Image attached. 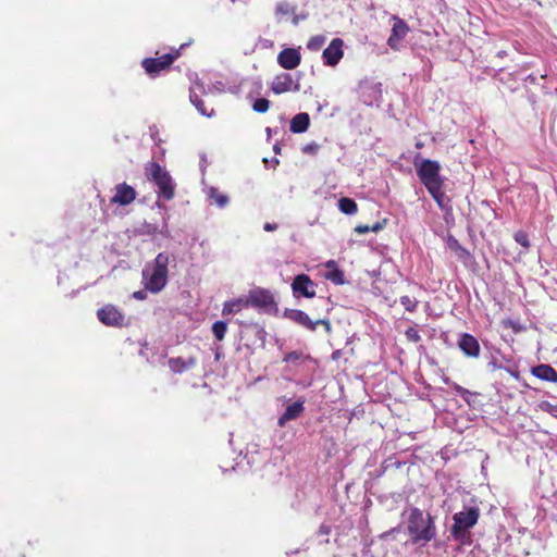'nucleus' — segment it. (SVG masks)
<instances>
[{"mask_svg":"<svg viewBox=\"0 0 557 557\" xmlns=\"http://www.w3.org/2000/svg\"><path fill=\"white\" fill-rule=\"evenodd\" d=\"M355 232L358 233V234H366V233H369L371 232V228L369 225H357L355 227Z\"/></svg>","mask_w":557,"mask_h":557,"instance_id":"c9c22d12","label":"nucleus"},{"mask_svg":"<svg viewBox=\"0 0 557 557\" xmlns=\"http://www.w3.org/2000/svg\"><path fill=\"white\" fill-rule=\"evenodd\" d=\"M189 99L191 103L197 108V110L206 116H211L213 110L208 111V109L205 106V102L199 98V96L195 92H190Z\"/></svg>","mask_w":557,"mask_h":557,"instance_id":"393cba45","label":"nucleus"},{"mask_svg":"<svg viewBox=\"0 0 557 557\" xmlns=\"http://www.w3.org/2000/svg\"><path fill=\"white\" fill-rule=\"evenodd\" d=\"M304 358L302 351H290L286 354L283 358V361L286 363H297L299 360Z\"/></svg>","mask_w":557,"mask_h":557,"instance_id":"473e14b6","label":"nucleus"},{"mask_svg":"<svg viewBox=\"0 0 557 557\" xmlns=\"http://www.w3.org/2000/svg\"><path fill=\"white\" fill-rule=\"evenodd\" d=\"M196 364V358L189 357L188 359H184L182 357L170 358L169 359V368L174 373H182Z\"/></svg>","mask_w":557,"mask_h":557,"instance_id":"a211bd4d","label":"nucleus"},{"mask_svg":"<svg viewBox=\"0 0 557 557\" xmlns=\"http://www.w3.org/2000/svg\"><path fill=\"white\" fill-rule=\"evenodd\" d=\"M248 307H258L262 309L276 308L274 296L267 289H257L249 294L246 298Z\"/></svg>","mask_w":557,"mask_h":557,"instance_id":"9d476101","label":"nucleus"},{"mask_svg":"<svg viewBox=\"0 0 557 557\" xmlns=\"http://www.w3.org/2000/svg\"><path fill=\"white\" fill-rule=\"evenodd\" d=\"M317 284L307 274H298L292 282V292L295 297L313 298Z\"/></svg>","mask_w":557,"mask_h":557,"instance_id":"1a4fd4ad","label":"nucleus"},{"mask_svg":"<svg viewBox=\"0 0 557 557\" xmlns=\"http://www.w3.org/2000/svg\"><path fill=\"white\" fill-rule=\"evenodd\" d=\"M270 108V101L265 98H258L252 103L253 111L258 113H265Z\"/></svg>","mask_w":557,"mask_h":557,"instance_id":"c756f323","label":"nucleus"},{"mask_svg":"<svg viewBox=\"0 0 557 557\" xmlns=\"http://www.w3.org/2000/svg\"><path fill=\"white\" fill-rule=\"evenodd\" d=\"M456 391H457V393H458L460 396H462V397H463L466 394H469V391H468V389H466V388H463V387H461V386H456Z\"/></svg>","mask_w":557,"mask_h":557,"instance_id":"ea45409f","label":"nucleus"},{"mask_svg":"<svg viewBox=\"0 0 557 557\" xmlns=\"http://www.w3.org/2000/svg\"><path fill=\"white\" fill-rule=\"evenodd\" d=\"M408 533L413 543H428L435 539L436 528L431 515L424 516L419 508H412L408 518Z\"/></svg>","mask_w":557,"mask_h":557,"instance_id":"7ed1b4c3","label":"nucleus"},{"mask_svg":"<svg viewBox=\"0 0 557 557\" xmlns=\"http://www.w3.org/2000/svg\"><path fill=\"white\" fill-rule=\"evenodd\" d=\"M145 175L148 181L158 187V197L170 201L175 197L176 184L170 173L158 162L151 161L145 165Z\"/></svg>","mask_w":557,"mask_h":557,"instance_id":"20e7f679","label":"nucleus"},{"mask_svg":"<svg viewBox=\"0 0 557 557\" xmlns=\"http://www.w3.org/2000/svg\"><path fill=\"white\" fill-rule=\"evenodd\" d=\"M248 308V302L246 298H237L230 301L224 302L222 314H233L242 311L243 309Z\"/></svg>","mask_w":557,"mask_h":557,"instance_id":"412c9836","label":"nucleus"},{"mask_svg":"<svg viewBox=\"0 0 557 557\" xmlns=\"http://www.w3.org/2000/svg\"><path fill=\"white\" fill-rule=\"evenodd\" d=\"M301 62V54L295 48H285L277 54V63L284 70H294Z\"/></svg>","mask_w":557,"mask_h":557,"instance_id":"4468645a","label":"nucleus"},{"mask_svg":"<svg viewBox=\"0 0 557 557\" xmlns=\"http://www.w3.org/2000/svg\"><path fill=\"white\" fill-rule=\"evenodd\" d=\"M226 331H227V324L224 321H215L212 324V333L219 342L224 339Z\"/></svg>","mask_w":557,"mask_h":557,"instance_id":"a878e982","label":"nucleus"},{"mask_svg":"<svg viewBox=\"0 0 557 557\" xmlns=\"http://www.w3.org/2000/svg\"><path fill=\"white\" fill-rule=\"evenodd\" d=\"M531 373L542 381L557 383V371L550 364H537L531 369Z\"/></svg>","mask_w":557,"mask_h":557,"instance_id":"f3484780","label":"nucleus"},{"mask_svg":"<svg viewBox=\"0 0 557 557\" xmlns=\"http://www.w3.org/2000/svg\"><path fill=\"white\" fill-rule=\"evenodd\" d=\"M515 240L524 248L530 247L529 235L524 231H518L513 235Z\"/></svg>","mask_w":557,"mask_h":557,"instance_id":"2f4dec72","label":"nucleus"},{"mask_svg":"<svg viewBox=\"0 0 557 557\" xmlns=\"http://www.w3.org/2000/svg\"><path fill=\"white\" fill-rule=\"evenodd\" d=\"M325 268L332 270V269L337 268V265H336V262L334 260H329L327 262H325Z\"/></svg>","mask_w":557,"mask_h":557,"instance_id":"a19ab883","label":"nucleus"},{"mask_svg":"<svg viewBox=\"0 0 557 557\" xmlns=\"http://www.w3.org/2000/svg\"><path fill=\"white\" fill-rule=\"evenodd\" d=\"M497 55H498V57H500V58H503V57H505V55H506V51H499V52L497 53Z\"/></svg>","mask_w":557,"mask_h":557,"instance_id":"37998d69","label":"nucleus"},{"mask_svg":"<svg viewBox=\"0 0 557 557\" xmlns=\"http://www.w3.org/2000/svg\"><path fill=\"white\" fill-rule=\"evenodd\" d=\"M309 125H310L309 114L301 112V113L296 114L292 119L289 129L292 133L299 134V133L306 132L308 129Z\"/></svg>","mask_w":557,"mask_h":557,"instance_id":"6ab92c4d","label":"nucleus"},{"mask_svg":"<svg viewBox=\"0 0 557 557\" xmlns=\"http://www.w3.org/2000/svg\"><path fill=\"white\" fill-rule=\"evenodd\" d=\"M180 49H172L170 52L164 53L160 57L145 58L141 61V66L146 74L150 77H157L160 73L171 69L172 64L181 57Z\"/></svg>","mask_w":557,"mask_h":557,"instance_id":"39448f33","label":"nucleus"},{"mask_svg":"<svg viewBox=\"0 0 557 557\" xmlns=\"http://www.w3.org/2000/svg\"><path fill=\"white\" fill-rule=\"evenodd\" d=\"M98 320L107 325L112 327H122L125 323L124 313L113 305H106L97 310Z\"/></svg>","mask_w":557,"mask_h":557,"instance_id":"6e6552de","label":"nucleus"},{"mask_svg":"<svg viewBox=\"0 0 557 557\" xmlns=\"http://www.w3.org/2000/svg\"><path fill=\"white\" fill-rule=\"evenodd\" d=\"M209 198L216 203L219 208H223L228 202V197L219 191L218 188L211 187L209 190Z\"/></svg>","mask_w":557,"mask_h":557,"instance_id":"5701e85b","label":"nucleus"},{"mask_svg":"<svg viewBox=\"0 0 557 557\" xmlns=\"http://www.w3.org/2000/svg\"><path fill=\"white\" fill-rule=\"evenodd\" d=\"M505 326H509V327H511L515 331H519V329L517 327L516 323L513 321H510V320L505 322Z\"/></svg>","mask_w":557,"mask_h":557,"instance_id":"79ce46f5","label":"nucleus"},{"mask_svg":"<svg viewBox=\"0 0 557 557\" xmlns=\"http://www.w3.org/2000/svg\"><path fill=\"white\" fill-rule=\"evenodd\" d=\"M370 228H371V232H375L376 233V232H379V231H381L383 228V225L381 223L376 222L375 224L370 226Z\"/></svg>","mask_w":557,"mask_h":557,"instance_id":"58836bf2","label":"nucleus"},{"mask_svg":"<svg viewBox=\"0 0 557 557\" xmlns=\"http://www.w3.org/2000/svg\"><path fill=\"white\" fill-rule=\"evenodd\" d=\"M324 276L326 280L331 281L336 285H342L345 283L344 272L338 268L332 269L331 271L326 272Z\"/></svg>","mask_w":557,"mask_h":557,"instance_id":"b1692460","label":"nucleus"},{"mask_svg":"<svg viewBox=\"0 0 557 557\" xmlns=\"http://www.w3.org/2000/svg\"><path fill=\"white\" fill-rule=\"evenodd\" d=\"M393 21L394 24L392 28V34L387 39V45L392 49L397 50L399 48L400 41L407 36L409 32V26L404 20L397 16H393Z\"/></svg>","mask_w":557,"mask_h":557,"instance_id":"ddd939ff","label":"nucleus"},{"mask_svg":"<svg viewBox=\"0 0 557 557\" xmlns=\"http://www.w3.org/2000/svg\"><path fill=\"white\" fill-rule=\"evenodd\" d=\"M458 347L460 350L468 357L476 358L480 355V344L478 339L468 333H463L460 335L458 341Z\"/></svg>","mask_w":557,"mask_h":557,"instance_id":"2eb2a0df","label":"nucleus"},{"mask_svg":"<svg viewBox=\"0 0 557 557\" xmlns=\"http://www.w3.org/2000/svg\"><path fill=\"white\" fill-rule=\"evenodd\" d=\"M449 247L450 249H453L454 251H456V253L460 257V258H465V257H468L469 256V252L467 249H465L459 243L457 239L455 238H451L449 240Z\"/></svg>","mask_w":557,"mask_h":557,"instance_id":"7c9ffc66","label":"nucleus"},{"mask_svg":"<svg viewBox=\"0 0 557 557\" xmlns=\"http://www.w3.org/2000/svg\"><path fill=\"white\" fill-rule=\"evenodd\" d=\"M171 256L168 252H159L151 263H147L143 270V283L146 290L157 294L168 283L169 264Z\"/></svg>","mask_w":557,"mask_h":557,"instance_id":"f03ea898","label":"nucleus"},{"mask_svg":"<svg viewBox=\"0 0 557 557\" xmlns=\"http://www.w3.org/2000/svg\"><path fill=\"white\" fill-rule=\"evenodd\" d=\"M325 44V37L323 35L313 36L309 39L307 48L311 51H319Z\"/></svg>","mask_w":557,"mask_h":557,"instance_id":"cd10ccee","label":"nucleus"},{"mask_svg":"<svg viewBox=\"0 0 557 557\" xmlns=\"http://www.w3.org/2000/svg\"><path fill=\"white\" fill-rule=\"evenodd\" d=\"M283 317L309 331H315L319 324H323L327 331L331 329L329 320H317L313 322L305 311L299 309H285Z\"/></svg>","mask_w":557,"mask_h":557,"instance_id":"0eeeda50","label":"nucleus"},{"mask_svg":"<svg viewBox=\"0 0 557 557\" xmlns=\"http://www.w3.org/2000/svg\"><path fill=\"white\" fill-rule=\"evenodd\" d=\"M263 230H264L265 232H273V231H276V230H277V224L267 222V223L263 225Z\"/></svg>","mask_w":557,"mask_h":557,"instance_id":"e433bc0d","label":"nucleus"},{"mask_svg":"<svg viewBox=\"0 0 557 557\" xmlns=\"http://www.w3.org/2000/svg\"><path fill=\"white\" fill-rule=\"evenodd\" d=\"M294 8L288 2H280L275 7V15L278 20L294 13Z\"/></svg>","mask_w":557,"mask_h":557,"instance_id":"bb28decb","label":"nucleus"},{"mask_svg":"<svg viewBox=\"0 0 557 557\" xmlns=\"http://www.w3.org/2000/svg\"><path fill=\"white\" fill-rule=\"evenodd\" d=\"M416 147H417V148H422V147H423V144H422V143H417V144H416Z\"/></svg>","mask_w":557,"mask_h":557,"instance_id":"c03bdc74","label":"nucleus"},{"mask_svg":"<svg viewBox=\"0 0 557 557\" xmlns=\"http://www.w3.org/2000/svg\"><path fill=\"white\" fill-rule=\"evenodd\" d=\"M344 41L341 38H334L327 48L323 50V62L327 66H335L338 64L344 55L343 51Z\"/></svg>","mask_w":557,"mask_h":557,"instance_id":"9b49d317","label":"nucleus"},{"mask_svg":"<svg viewBox=\"0 0 557 557\" xmlns=\"http://www.w3.org/2000/svg\"><path fill=\"white\" fill-rule=\"evenodd\" d=\"M319 149L320 145L315 141H311L302 146L301 151L306 154H317Z\"/></svg>","mask_w":557,"mask_h":557,"instance_id":"f704fd0d","label":"nucleus"},{"mask_svg":"<svg viewBox=\"0 0 557 557\" xmlns=\"http://www.w3.org/2000/svg\"><path fill=\"white\" fill-rule=\"evenodd\" d=\"M418 158L419 156L416 157L413 164L421 184L442 210L447 209L449 198L444 191L445 177L441 175L440 162L431 159L418 162Z\"/></svg>","mask_w":557,"mask_h":557,"instance_id":"f257e3e1","label":"nucleus"},{"mask_svg":"<svg viewBox=\"0 0 557 557\" xmlns=\"http://www.w3.org/2000/svg\"><path fill=\"white\" fill-rule=\"evenodd\" d=\"M405 335H406V338L409 341V342H412V343H418L421 341V336L418 332L417 329L414 327H408L405 332Z\"/></svg>","mask_w":557,"mask_h":557,"instance_id":"72a5a7b5","label":"nucleus"},{"mask_svg":"<svg viewBox=\"0 0 557 557\" xmlns=\"http://www.w3.org/2000/svg\"><path fill=\"white\" fill-rule=\"evenodd\" d=\"M480 517V511L476 507H471L466 511H460L454 515V524L451 527V534L458 537L461 532L472 528L476 524Z\"/></svg>","mask_w":557,"mask_h":557,"instance_id":"423d86ee","label":"nucleus"},{"mask_svg":"<svg viewBox=\"0 0 557 557\" xmlns=\"http://www.w3.org/2000/svg\"><path fill=\"white\" fill-rule=\"evenodd\" d=\"M399 301L409 312H413L419 304V301L414 297H410L408 295L401 296Z\"/></svg>","mask_w":557,"mask_h":557,"instance_id":"c85d7f7f","label":"nucleus"},{"mask_svg":"<svg viewBox=\"0 0 557 557\" xmlns=\"http://www.w3.org/2000/svg\"><path fill=\"white\" fill-rule=\"evenodd\" d=\"M133 297L139 300H144L146 298V293L144 290H137L133 294Z\"/></svg>","mask_w":557,"mask_h":557,"instance_id":"4c0bfd02","label":"nucleus"},{"mask_svg":"<svg viewBox=\"0 0 557 557\" xmlns=\"http://www.w3.org/2000/svg\"><path fill=\"white\" fill-rule=\"evenodd\" d=\"M292 76L289 74H282L276 76L271 88L274 94L280 95L289 91L292 89Z\"/></svg>","mask_w":557,"mask_h":557,"instance_id":"aec40b11","label":"nucleus"},{"mask_svg":"<svg viewBox=\"0 0 557 557\" xmlns=\"http://www.w3.org/2000/svg\"><path fill=\"white\" fill-rule=\"evenodd\" d=\"M115 194L111 198V203L120 206L131 205L137 197V191L126 183H120L115 186Z\"/></svg>","mask_w":557,"mask_h":557,"instance_id":"f8f14e48","label":"nucleus"},{"mask_svg":"<svg viewBox=\"0 0 557 557\" xmlns=\"http://www.w3.org/2000/svg\"><path fill=\"white\" fill-rule=\"evenodd\" d=\"M305 399H298L294 404L287 406L284 413L278 418V426H284L286 422L299 418L305 410Z\"/></svg>","mask_w":557,"mask_h":557,"instance_id":"dca6fc26","label":"nucleus"},{"mask_svg":"<svg viewBox=\"0 0 557 557\" xmlns=\"http://www.w3.org/2000/svg\"><path fill=\"white\" fill-rule=\"evenodd\" d=\"M338 209L345 214H355L358 211L356 201L348 197L338 200Z\"/></svg>","mask_w":557,"mask_h":557,"instance_id":"4be33fe9","label":"nucleus"}]
</instances>
